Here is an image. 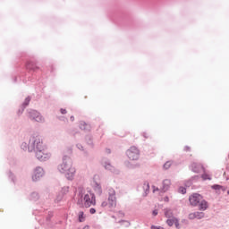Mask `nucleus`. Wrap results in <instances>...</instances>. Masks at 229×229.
Listing matches in <instances>:
<instances>
[{
  "instance_id": "1",
  "label": "nucleus",
  "mask_w": 229,
  "mask_h": 229,
  "mask_svg": "<svg viewBox=\"0 0 229 229\" xmlns=\"http://www.w3.org/2000/svg\"><path fill=\"white\" fill-rule=\"evenodd\" d=\"M60 173L65 174L68 180H72L76 174V168L72 166V160L69 157L63 158L62 164L58 166Z\"/></svg>"
},
{
  "instance_id": "2",
  "label": "nucleus",
  "mask_w": 229,
  "mask_h": 229,
  "mask_svg": "<svg viewBox=\"0 0 229 229\" xmlns=\"http://www.w3.org/2000/svg\"><path fill=\"white\" fill-rule=\"evenodd\" d=\"M79 205L81 207H85V208H89L92 207V205H96V195L94 193L88 191L84 194V196L78 201Z\"/></svg>"
},
{
  "instance_id": "3",
  "label": "nucleus",
  "mask_w": 229,
  "mask_h": 229,
  "mask_svg": "<svg viewBox=\"0 0 229 229\" xmlns=\"http://www.w3.org/2000/svg\"><path fill=\"white\" fill-rule=\"evenodd\" d=\"M101 206L108 207L109 208H115V207H117V197H115L114 190H110L107 201L102 202Z\"/></svg>"
},
{
  "instance_id": "4",
  "label": "nucleus",
  "mask_w": 229,
  "mask_h": 229,
  "mask_svg": "<svg viewBox=\"0 0 229 229\" xmlns=\"http://www.w3.org/2000/svg\"><path fill=\"white\" fill-rule=\"evenodd\" d=\"M152 189L153 192H167L171 189V180L165 179L160 189L155 185L152 186Z\"/></svg>"
},
{
  "instance_id": "5",
  "label": "nucleus",
  "mask_w": 229,
  "mask_h": 229,
  "mask_svg": "<svg viewBox=\"0 0 229 229\" xmlns=\"http://www.w3.org/2000/svg\"><path fill=\"white\" fill-rule=\"evenodd\" d=\"M33 146H34V152L37 151H46V149H47V146H46L44 144V141H42V139L40 138H35L34 142H33Z\"/></svg>"
},
{
  "instance_id": "6",
  "label": "nucleus",
  "mask_w": 229,
  "mask_h": 229,
  "mask_svg": "<svg viewBox=\"0 0 229 229\" xmlns=\"http://www.w3.org/2000/svg\"><path fill=\"white\" fill-rule=\"evenodd\" d=\"M139 155H140V153L139 152V148L136 147H131L127 150V157L130 160H139Z\"/></svg>"
},
{
  "instance_id": "7",
  "label": "nucleus",
  "mask_w": 229,
  "mask_h": 229,
  "mask_svg": "<svg viewBox=\"0 0 229 229\" xmlns=\"http://www.w3.org/2000/svg\"><path fill=\"white\" fill-rule=\"evenodd\" d=\"M34 153H36V157L38 160H40L41 162H44V160H48V158L51 157V154L47 152V149L38 150Z\"/></svg>"
},
{
  "instance_id": "8",
  "label": "nucleus",
  "mask_w": 229,
  "mask_h": 229,
  "mask_svg": "<svg viewBox=\"0 0 229 229\" xmlns=\"http://www.w3.org/2000/svg\"><path fill=\"white\" fill-rule=\"evenodd\" d=\"M203 197L198 193H194L189 198V201L193 207H198L199 203H200Z\"/></svg>"
},
{
  "instance_id": "9",
  "label": "nucleus",
  "mask_w": 229,
  "mask_h": 229,
  "mask_svg": "<svg viewBox=\"0 0 229 229\" xmlns=\"http://www.w3.org/2000/svg\"><path fill=\"white\" fill-rule=\"evenodd\" d=\"M30 118L37 123H44V118L40 115V113L35 110L30 112Z\"/></svg>"
},
{
  "instance_id": "10",
  "label": "nucleus",
  "mask_w": 229,
  "mask_h": 229,
  "mask_svg": "<svg viewBox=\"0 0 229 229\" xmlns=\"http://www.w3.org/2000/svg\"><path fill=\"white\" fill-rule=\"evenodd\" d=\"M43 175H44V170L41 167H38L35 170L34 175L32 176V180L34 182H37V180H38V178H42Z\"/></svg>"
},
{
  "instance_id": "11",
  "label": "nucleus",
  "mask_w": 229,
  "mask_h": 229,
  "mask_svg": "<svg viewBox=\"0 0 229 229\" xmlns=\"http://www.w3.org/2000/svg\"><path fill=\"white\" fill-rule=\"evenodd\" d=\"M188 217H189V219H203V217H205V213L197 211L194 213H191L188 216Z\"/></svg>"
},
{
  "instance_id": "12",
  "label": "nucleus",
  "mask_w": 229,
  "mask_h": 229,
  "mask_svg": "<svg viewBox=\"0 0 229 229\" xmlns=\"http://www.w3.org/2000/svg\"><path fill=\"white\" fill-rule=\"evenodd\" d=\"M166 225H168V226H173V225H175V228H177V229L180 228V222L178 221V218H176V217L167 219Z\"/></svg>"
},
{
  "instance_id": "13",
  "label": "nucleus",
  "mask_w": 229,
  "mask_h": 229,
  "mask_svg": "<svg viewBox=\"0 0 229 229\" xmlns=\"http://www.w3.org/2000/svg\"><path fill=\"white\" fill-rule=\"evenodd\" d=\"M191 169L193 173H201L203 171V165L198 163H192L191 164Z\"/></svg>"
},
{
  "instance_id": "14",
  "label": "nucleus",
  "mask_w": 229,
  "mask_h": 229,
  "mask_svg": "<svg viewBox=\"0 0 229 229\" xmlns=\"http://www.w3.org/2000/svg\"><path fill=\"white\" fill-rule=\"evenodd\" d=\"M208 208V202L205 199H201L200 202L199 203V210H207Z\"/></svg>"
},
{
  "instance_id": "15",
  "label": "nucleus",
  "mask_w": 229,
  "mask_h": 229,
  "mask_svg": "<svg viewBox=\"0 0 229 229\" xmlns=\"http://www.w3.org/2000/svg\"><path fill=\"white\" fill-rule=\"evenodd\" d=\"M26 67L29 71H38V66L33 62L27 63Z\"/></svg>"
},
{
  "instance_id": "16",
  "label": "nucleus",
  "mask_w": 229,
  "mask_h": 229,
  "mask_svg": "<svg viewBox=\"0 0 229 229\" xmlns=\"http://www.w3.org/2000/svg\"><path fill=\"white\" fill-rule=\"evenodd\" d=\"M85 213L83 211H80L78 213L79 223H83L85 221Z\"/></svg>"
},
{
  "instance_id": "17",
  "label": "nucleus",
  "mask_w": 229,
  "mask_h": 229,
  "mask_svg": "<svg viewBox=\"0 0 229 229\" xmlns=\"http://www.w3.org/2000/svg\"><path fill=\"white\" fill-rule=\"evenodd\" d=\"M94 189L98 194H101L103 192V190L101 189V185L98 183H96Z\"/></svg>"
},
{
  "instance_id": "18",
  "label": "nucleus",
  "mask_w": 229,
  "mask_h": 229,
  "mask_svg": "<svg viewBox=\"0 0 229 229\" xmlns=\"http://www.w3.org/2000/svg\"><path fill=\"white\" fill-rule=\"evenodd\" d=\"M201 177L203 180H212V178L210 177V175L208 174H202Z\"/></svg>"
},
{
  "instance_id": "19",
  "label": "nucleus",
  "mask_w": 229,
  "mask_h": 229,
  "mask_svg": "<svg viewBox=\"0 0 229 229\" xmlns=\"http://www.w3.org/2000/svg\"><path fill=\"white\" fill-rule=\"evenodd\" d=\"M165 217H171V216H173V211L167 209V210L165 212Z\"/></svg>"
},
{
  "instance_id": "20",
  "label": "nucleus",
  "mask_w": 229,
  "mask_h": 229,
  "mask_svg": "<svg viewBox=\"0 0 229 229\" xmlns=\"http://www.w3.org/2000/svg\"><path fill=\"white\" fill-rule=\"evenodd\" d=\"M171 165H172L171 161H168V162H166V163L164 165V169H169V167H171Z\"/></svg>"
},
{
  "instance_id": "21",
  "label": "nucleus",
  "mask_w": 229,
  "mask_h": 229,
  "mask_svg": "<svg viewBox=\"0 0 229 229\" xmlns=\"http://www.w3.org/2000/svg\"><path fill=\"white\" fill-rule=\"evenodd\" d=\"M179 192H181V194H185L187 192V189H185L184 187H181L179 188Z\"/></svg>"
},
{
  "instance_id": "22",
  "label": "nucleus",
  "mask_w": 229,
  "mask_h": 229,
  "mask_svg": "<svg viewBox=\"0 0 229 229\" xmlns=\"http://www.w3.org/2000/svg\"><path fill=\"white\" fill-rule=\"evenodd\" d=\"M213 189H215V191H220V189H223V186H221V185H214Z\"/></svg>"
},
{
  "instance_id": "23",
  "label": "nucleus",
  "mask_w": 229,
  "mask_h": 229,
  "mask_svg": "<svg viewBox=\"0 0 229 229\" xmlns=\"http://www.w3.org/2000/svg\"><path fill=\"white\" fill-rule=\"evenodd\" d=\"M105 167H106V169H108L109 171H112V169H114V167L110 164L106 165Z\"/></svg>"
},
{
  "instance_id": "24",
  "label": "nucleus",
  "mask_w": 229,
  "mask_h": 229,
  "mask_svg": "<svg viewBox=\"0 0 229 229\" xmlns=\"http://www.w3.org/2000/svg\"><path fill=\"white\" fill-rule=\"evenodd\" d=\"M152 216H158V209L153 210Z\"/></svg>"
},
{
  "instance_id": "25",
  "label": "nucleus",
  "mask_w": 229,
  "mask_h": 229,
  "mask_svg": "<svg viewBox=\"0 0 229 229\" xmlns=\"http://www.w3.org/2000/svg\"><path fill=\"white\" fill-rule=\"evenodd\" d=\"M30 98H27L25 99V105H29V104H30Z\"/></svg>"
},
{
  "instance_id": "26",
  "label": "nucleus",
  "mask_w": 229,
  "mask_h": 229,
  "mask_svg": "<svg viewBox=\"0 0 229 229\" xmlns=\"http://www.w3.org/2000/svg\"><path fill=\"white\" fill-rule=\"evenodd\" d=\"M81 125H82V126H81V128L82 130H85V126H87V124H86L84 122H82V123H81Z\"/></svg>"
},
{
  "instance_id": "27",
  "label": "nucleus",
  "mask_w": 229,
  "mask_h": 229,
  "mask_svg": "<svg viewBox=\"0 0 229 229\" xmlns=\"http://www.w3.org/2000/svg\"><path fill=\"white\" fill-rule=\"evenodd\" d=\"M163 200L165 201L166 203H169V197H165Z\"/></svg>"
},
{
  "instance_id": "28",
  "label": "nucleus",
  "mask_w": 229,
  "mask_h": 229,
  "mask_svg": "<svg viewBox=\"0 0 229 229\" xmlns=\"http://www.w3.org/2000/svg\"><path fill=\"white\" fill-rule=\"evenodd\" d=\"M95 212H96V209H95V208H90V209H89V213H90V214H94Z\"/></svg>"
},
{
  "instance_id": "29",
  "label": "nucleus",
  "mask_w": 229,
  "mask_h": 229,
  "mask_svg": "<svg viewBox=\"0 0 229 229\" xmlns=\"http://www.w3.org/2000/svg\"><path fill=\"white\" fill-rule=\"evenodd\" d=\"M151 229H164L163 227H157V226H155V225H152L151 226Z\"/></svg>"
},
{
  "instance_id": "30",
  "label": "nucleus",
  "mask_w": 229,
  "mask_h": 229,
  "mask_svg": "<svg viewBox=\"0 0 229 229\" xmlns=\"http://www.w3.org/2000/svg\"><path fill=\"white\" fill-rule=\"evenodd\" d=\"M61 114H67V110H65V109H61Z\"/></svg>"
},
{
  "instance_id": "31",
  "label": "nucleus",
  "mask_w": 229,
  "mask_h": 229,
  "mask_svg": "<svg viewBox=\"0 0 229 229\" xmlns=\"http://www.w3.org/2000/svg\"><path fill=\"white\" fill-rule=\"evenodd\" d=\"M70 121L73 122L74 121V116H71Z\"/></svg>"
},
{
  "instance_id": "32",
  "label": "nucleus",
  "mask_w": 229,
  "mask_h": 229,
  "mask_svg": "<svg viewBox=\"0 0 229 229\" xmlns=\"http://www.w3.org/2000/svg\"><path fill=\"white\" fill-rule=\"evenodd\" d=\"M148 189H149V184H148Z\"/></svg>"
}]
</instances>
